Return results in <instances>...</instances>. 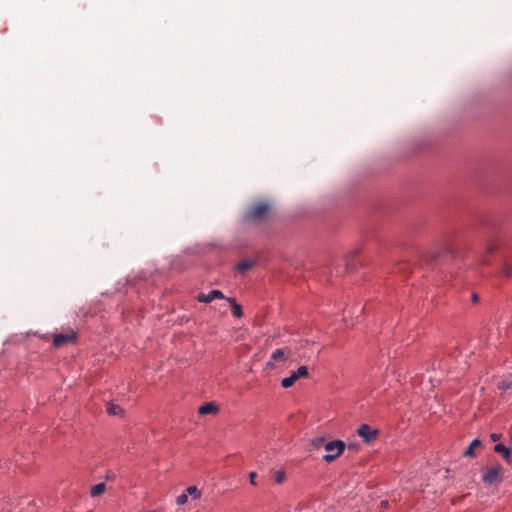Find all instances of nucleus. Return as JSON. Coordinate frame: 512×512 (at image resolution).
Wrapping results in <instances>:
<instances>
[{
  "mask_svg": "<svg viewBox=\"0 0 512 512\" xmlns=\"http://www.w3.org/2000/svg\"><path fill=\"white\" fill-rule=\"evenodd\" d=\"M105 489H106L105 483H98V484H96L95 486L92 487L91 495L93 497H98V496L102 495L105 492Z\"/></svg>",
  "mask_w": 512,
  "mask_h": 512,
  "instance_id": "obj_15",
  "label": "nucleus"
},
{
  "mask_svg": "<svg viewBox=\"0 0 512 512\" xmlns=\"http://www.w3.org/2000/svg\"><path fill=\"white\" fill-rule=\"evenodd\" d=\"M512 380L510 378H506L498 383V388L501 390H507L511 387Z\"/></svg>",
  "mask_w": 512,
  "mask_h": 512,
  "instance_id": "obj_19",
  "label": "nucleus"
},
{
  "mask_svg": "<svg viewBox=\"0 0 512 512\" xmlns=\"http://www.w3.org/2000/svg\"><path fill=\"white\" fill-rule=\"evenodd\" d=\"M218 411V407L213 403H206L202 405L198 412L200 415L215 414Z\"/></svg>",
  "mask_w": 512,
  "mask_h": 512,
  "instance_id": "obj_10",
  "label": "nucleus"
},
{
  "mask_svg": "<svg viewBox=\"0 0 512 512\" xmlns=\"http://www.w3.org/2000/svg\"><path fill=\"white\" fill-rule=\"evenodd\" d=\"M225 296L220 290H211L209 293H200L197 297L199 302L210 303L214 299H224Z\"/></svg>",
  "mask_w": 512,
  "mask_h": 512,
  "instance_id": "obj_6",
  "label": "nucleus"
},
{
  "mask_svg": "<svg viewBox=\"0 0 512 512\" xmlns=\"http://www.w3.org/2000/svg\"><path fill=\"white\" fill-rule=\"evenodd\" d=\"M358 435L361 436L365 442L369 443L377 437V430L372 429L369 425L363 424L358 428Z\"/></svg>",
  "mask_w": 512,
  "mask_h": 512,
  "instance_id": "obj_5",
  "label": "nucleus"
},
{
  "mask_svg": "<svg viewBox=\"0 0 512 512\" xmlns=\"http://www.w3.org/2000/svg\"><path fill=\"white\" fill-rule=\"evenodd\" d=\"M187 500H188V496H187V494H186V493H182L181 495H179V496L177 497V499H176V503H177L178 505H183V504H185V503L187 502Z\"/></svg>",
  "mask_w": 512,
  "mask_h": 512,
  "instance_id": "obj_21",
  "label": "nucleus"
},
{
  "mask_svg": "<svg viewBox=\"0 0 512 512\" xmlns=\"http://www.w3.org/2000/svg\"><path fill=\"white\" fill-rule=\"evenodd\" d=\"M502 272H503L506 276H510V275H512V266H510L509 264H505V265L503 266Z\"/></svg>",
  "mask_w": 512,
  "mask_h": 512,
  "instance_id": "obj_22",
  "label": "nucleus"
},
{
  "mask_svg": "<svg viewBox=\"0 0 512 512\" xmlns=\"http://www.w3.org/2000/svg\"><path fill=\"white\" fill-rule=\"evenodd\" d=\"M472 299H473L474 302H476V301H478V296L474 294Z\"/></svg>",
  "mask_w": 512,
  "mask_h": 512,
  "instance_id": "obj_27",
  "label": "nucleus"
},
{
  "mask_svg": "<svg viewBox=\"0 0 512 512\" xmlns=\"http://www.w3.org/2000/svg\"><path fill=\"white\" fill-rule=\"evenodd\" d=\"M287 359V355L284 349H276L270 357V360L266 363L268 368H274V362H284Z\"/></svg>",
  "mask_w": 512,
  "mask_h": 512,
  "instance_id": "obj_7",
  "label": "nucleus"
},
{
  "mask_svg": "<svg viewBox=\"0 0 512 512\" xmlns=\"http://www.w3.org/2000/svg\"><path fill=\"white\" fill-rule=\"evenodd\" d=\"M254 263L252 261H249V260H244V261H241L237 264L236 266V270L239 272V273H245L247 272L248 270H250L252 267H253Z\"/></svg>",
  "mask_w": 512,
  "mask_h": 512,
  "instance_id": "obj_12",
  "label": "nucleus"
},
{
  "mask_svg": "<svg viewBox=\"0 0 512 512\" xmlns=\"http://www.w3.org/2000/svg\"><path fill=\"white\" fill-rule=\"evenodd\" d=\"M495 249H496V246H495L494 244H489V245L487 246V250H488L489 252H492V251H494Z\"/></svg>",
  "mask_w": 512,
  "mask_h": 512,
  "instance_id": "obj_26",
  "label": "nucleus"
},
{
  "mask_svg": "<svg viewBox=\"0 0 512 512\" xmlns=\"http://www.w3.org/2000/svg\"><path fill=\"white\" fill-rule=\"evenodd\" d=\"M295 374L297 375V377L300 379V378H305L308 376L309 372H308V368L306 366H300L296 371H294Z\"/></svg>",
  "mask_w": 512,
  "mask_h": 512,
  "instance_id": "obj_18",
  "label": "nucleus"
},
{
  "mask_svg": "<svg viewBox=\"0 0 512 512\" xmlns=\"http://www.w3.org/2000/svg\"><path fill=\"white\" fill-rule=\"evenodd\" d=\"M481 446V441L479 439H474L470 445L465 449L463 452V455L465 457H474L475 456V449L479 448Z\"/></svg>",
  "mask_w": 512,
  "mask_h": 512,
  "instance_id": "obj_9",
  "label": "nucleus"
},
{
  "mask_svg": "<svg viewBox=\"0 0 512 512\" xmlns=\"http://www.w3.org/2000/svg\"><path fill=\"white\" fill-rule=\"evenodd\" d=\"M227 301L231 304L233 315L237 318L242 317V309L241 306L238 305L233 298H226Z\"/></svg>",
  "mask_w": 512,
  "mask_h": 512,
  "instance_id": "obj_14",
  "label": "nucleus"
},
{
  "mask_svg": "<svg viewBox=\"0 0 512 512\" xmlns=\"http://www.w3.org/2000/svg\"><path fill=\"white\" fill-rule=\"evenodd\" d=\"M256 477H257L256 472H251V473L249 474V480H250V483H251L252 485H256V481H255Z\"/></svg>",
  "mask_w": 512,
  "mask_h": 512,
  "instance_id": "obj_23",
  "label": "nucleus"
},
{
  "mask_svg": "<svg viewBox=\"0 0 512 512\" xmlns=\"http://www.w3.org/2000/svg\"><path fill=\"white\" fill-rule=\"evenodd\" d=\"M389 506V502L384 500V501H381L380 503V508L383 510V509H386L387 507Z\"/></svg>",
  "mask_w": 512,
  "mask_h": 512,
  "instance_id": "obj_24",
  "label": "nucleus"
},
{
  "mask_svg": "<svg viewBox=\"0 0 512 512\" xmlns=\"http://www.w3.org/2000/svg\"><path fill=\"white\" fill-rule=\"evenodd\" d=\"M271 206L266 202H257L250 206L246 218L251 221L260 222L269 217Z\"/></svg>",
  "mask_w": 512,
  "mask_h": 512,
  "instance_id": "obj_1",
  "label": "nucleus"
},
{
  "mask_svg": "<svg viewBox=\"0 0 512 512\" xmlns=\"http://www.w3.org/2000/svg\"><path fill=\"white\" fill-rule=\"evenodd\" d=\"M299 378L297 377V375L295 374V372H291L290 376L288 377H285L282 379L281 381V385L283 388H290L294 385V383L298 380Z\"/></svg>",
  "mask_w": 512,
  "mask_h": 512,
  "instance_id": "obj_11",
  "label": "nucleus"
},
{
  "mask_svg": "<svg viewBox=\"0 0 512 512\" xmlns=\"http://www.w3.org/2000/svg\"><path fill=\"white\" fill-rule=\"evenodd\" d=\"M500 439V435L499 434H496V433H493L491 434V440L492 441H498Z\"/></svg>",
  "mask_w": 512,
  "mask_h": 512,
  "instance_id": "obj_25",
  "label": "nucleus"
},
{
  "mask_svg": "<svg viewBox=\"0 0 512 512\" xmlns=\"http://www.w3.org/2000/svg\"><path fill=\"white\" fill-rule=\"evenodd\" d=\"M285 477H286V476H285V473H284V471H282V470H278V471H276V472H275V474H274V480H275V482H276L277 484H281V483H283V482H284V480H285Z\"/></svg>",
  "mask_w": 512,
  "mask_h": 512,
  "instance_id": "obj_20",
  "label": "nucleus"
},
{
  "mask_svg": "<svg viewBox=\"0 0 512 512\" xmlns=\"http://www.w3.org/2000/svg\"><path fill=\"white\" fill-rule=\"evenodd\" d=\"M494 451L502 454L503 458L510 463L511 462V451L509 448L504 446L503 444H496L494 446Z\"/></svg>",
  "mask_w": 512,
  "mask_h": 512,
  "instance_id": "obj_8",
  "label": "nucleus"
},
{
  "mask_svg": "<svg viewBox=\"0 0 512 512\" xmlns=\"http://www.w3.org/2000/svg\"><path fill=\"white\" fill-rule=\"evenodd\" d=\"M325 451L327 454L323 456V460L327 463L334 461L345 450V443L341 440L329 441L325 444Z\"/></svg>",
  "mask_w": 512,
  "mask_h": 512,
  "instance_id": "obj_2",
  "label": "nucleus"
},
{
  "mask_svg": "<svg viewBox=\"0 0 512 512\" xmlns=\"http://www.w3.org/2000/svg\"><path fill=\"white\" fill-rule=\"evenodd\" d=\"M502 471L503 468L500 464L494 465L487 469V471L483 474L482 479L487 484H493L499 481Z\"/></svg>",
  "mask_w": 512,
  "mask_h": 512,
  "instance_id": "obj_3",
  "label": "nucleus"
},
{
  "mask_svg": "<svg viewBox=\"0 0 512 512\" xmlns=\"http://www.w3.org/2000/svg\"><path fill=\"white\" fill-rule=\"evenodd\" d=\"M327 443V441L325 440L324 437H315L311 440V446L314 448V449H319L321 447H324L325 448V444Z\"/></svg>",
  "mask_w": 512,
  "mask_h": 512,
  "instance_id": "obj_17",
  "label": "nucleus"
},
{
  "mask_svg": "<svg viewBox=\"0 0 512 512\" xmlns=\"http://www.w3.org/2000/svg\"><path fill=\"white\" fill-rule=\"evenodd\" d=\"M185 493L187 496H191L193 499H198L201 497V491L194 485L189 486Z\"/></svg>",
  "mask_w": 512,
  "mask_h": 512,
  "instance_id": "obj_16",
  "label": "nucleus"
},
{
  "mask_svg": "<svg viewBox=\"0 0 512 512\" xmlns=\"http://www.w3.org/2000/svg\"><path fill=\"white\" fill-rule=\"evenodd\" d=\"M75 340L76 333L74 331H70L67 333H58L54 335L53 346L59 348L66 344L74 343Z\"/></svg>",
  "mask_w": 512,
  "mask_h": 512,
  "instance_id": "obj_4",
  "label": "nucleus"
},
{
  "mask_svg": "<svg viewBox=\"0 0 512 512\" xmlns=\"http://www.w3.org/2000/svg\"><path fill=\"white\" fill-rule=\"evenodd\" d=\"M107 413L109 415H113V416H120L123 414V410L120 406L118 405H115L113 403H107Z\"/></svg>",
  "mask_w": 512,
  "mask_h": 512,
  "instance_id": "obj_13",
  "label": "nucleus"
}]
</instances>
